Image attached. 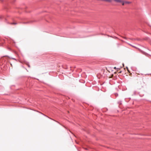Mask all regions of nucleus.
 Wrapping results in <instances>:
<instances>
[{"label": "nucleus", "instance_id": "6", "mask_svg": "<svg viewBox=\"0 0 151 151\" xmlns=\"http://www.w3.org/2000/svg\"><path fill=\"white\" fill-rule=\"evenodd\" d=\"M114 69H116V67H114Z\"/></svg>", "mask_w": 151, "mask_h": 151}, {"label": "nucleus", "instance_id": "5", "mask_svg": "<svg viewBox=\"0 0 151 151\" xmlns=\"http://www.w3.org/2000/svg\"><path fill=\"white\" fill-rule=\"evenodd\" d=\"M28 67H30V66L29 65H28Z\"/></svg>", "mask_w": 151, "mask_h": 151}, {"label": "nucleus", "instance_id": "2", "mask_svg": "<svg viewBox=\"0 0 151 151\" xmlns=\"http://www.w3.org/2000/svg\"><path fill=\"white\" fill-rule=\"evenodd\" d=\"M10 58H11V59H12L14 60H15L16 61H17V60H16V59H15V58H12V57Z\"/></svg>", "mask_w": 151, "mask_h": 151}, {"label": "nucleus", "instance_id": "3", "mask_svg": "<svg viewBox=\"0 0 151 151\" xmlns=\"http://www.w3.org/2000/svg\"><path fill=\"white\" fill-rule=\"evenodd\" d=\"M121 3H122V5H124V4H125V3H124V1H123V2H122Z\"/></svg>", "mask_w": 151, "mask_h": 151}, {"label": "nucleus", "instance_id": "1", "mask_svg": "<svg viewBox=\"0 0 151 151\" xmlns=\"http://www.w3.org/2000/svg\"><path fill=\"white\" fill-rule=\"evenodd\" d=\"M124 3L125 4H131V2L128 1H125Z\"/></svg>", "mask_w": 151, "mask_h": 151}, {"label": "nucleus", "instance_id": "4", "mask_svg": "<svg viewBox=\"0 0 151 151\" xmlns=\"http://www.w3.org/2000/svg\"><path fill=\"white\" fill-rule=\"evenodd\" d=\"M12 24H17V23H12Z\"/></svg>", "mask_w": 151, "mask_h": 151}, {"label": "nucleus", "instance_id": "7", "mask_svg": "<svg viewBox=\"0 0 151 151\" xmlns=\"http://www.w3.org/2000/svg\"><path fill=\"white\" fill-rule=\"evenodd\" d=\"M11 66H12V64H11Z\"/></svg>", "mask_w": 151, "mask_h": 151}]
</instances>
